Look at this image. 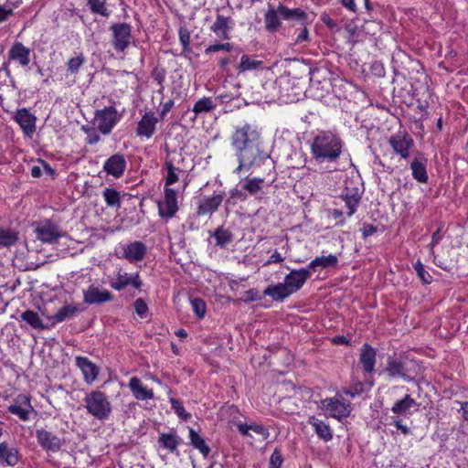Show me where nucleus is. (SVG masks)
I'll use <instances>...</instances> for the list:
<instances>
[{"instance_id":"obj_20","label":"nucleus","mask_w":468,"mask_h":468,"mask_svg":"<svg viewBox=\"0 0 468 468\" xmlns=\"http://www.w3.org/2000/svg\"><path fill=\"white\" fill-rule=\"evenodd\" d=\"M15 120L27 136H31L36 132L37 118L27 109L17 110Z\"/></svg>"},{"instance_id":"obj_12","label":"nucleus","mask_w":468,"mask_h":468,"mask_svg":"<svg viewBox=\"0 0 468 468\" xmlns=\"http://www.w3.org/2000/svg\"><path fill=\"white\" fill-rule=\"evenodd\" d=\"M8 412L17 416L21 420L27 421L29 420V415L34 409L31 405L30 398L26 395H18L14 403L8 406Z\"/></svg>"},{"instance_id":"obj_21","label":"nucleus","mask_w":468,"mask_h":468,"mask_svg":"<svg viewBox=\"0 0 468 468\" xmlns=\"http://www.w3.org/2000/svg\"><path fill=\"white\" fill-rule=\"evenodd\" d=\"M75 363L81 370L86 383L91 384L98 378L100 372L99 367H97L88 357L77 356L75 357Z\"/></svg>"},{"instance_id":"obj_31","label":"nucleus","mask_w":468,"mask_h":468,"mask_svg":"<svg viewBox=\"0 0 468 468\" xmlns=\"http://www.w3.org/2000/svg\"><path fill=\"white\" fill-rule=\"evenodd\" d=\"M19 461V452L16 448H9L7 442L0 443V463L15 466Z\"/></svg>"},{"instance_id":"obj_16","label":"nucleus","mask_w":468,"mask_h":468,"mask_svg":"<svg viewBox=\"0 0 468 468\" xmlns=\"http://www.w3.org/2000/svg\"><path fill=\"white\" fill-rule=\"evenodd\" d=\"M38 444L46 451L58 452L62 446L61 440L52 432L39 429L36 431Z\"/></svg>"},{"instance_id":"obj_5","label":"nucleus","mask_w":468,"mask_h":468,"mask_svg":"<svg viewBox=\"0 0 468 468\" xmlns=\"http://www.w3.org/2000/svg\"><path fill=\"white\" fill-rule=\"evenodd\" d=\"M260 133L255 127L249 123H245L240 127H236L232 136L231 144L238 150L250 145L260 144Z\"/></svg>"},{"instance_id":"obj_36","label":"nucleus","mask_w":468,"mask_h":468,"mask_svg":"<svg viewBox=\"0 0 468 468\" xmlns=\"http://www.w3.org/2000/svg\"><path fill=\"white\" fill-rule=\"evenodd\" d=\"M190 444L200 453L207 457L210 452V447L206 443L205 440L193 428H189Z\"/></svg>"},{"instance_id":"obj_23","label":"nucleus","mask_w":468,"mask_h":468,"mask_svg":"<svg viewBox=\"0 0 468 468\" xmlns=\"http://www.w3.org/2000/svg\"><path fill=\"white\" fill-rule=\"evenodd\" d=\"M30 48L16 41L8 51V58L18 62L22 67H27L30 62Z\"/></svg>"},{"instance_id":"obj_9","label":"nucleus","mask_w":468,"mask_h":468,"mask_svg":"<svg viewBox=\"0 0 468 468\" xmlns=\"http://www.w3.org/2000/svg\"><path fill=\"white\" fill-rule=\"evenodd\" d=\"M323 408L332 417L337 420L346 418L350 415V403L344 399L336 397L326 398L321 401Z\"/></svg>"},{"instance_id":"obj_4","label":"nucleus","mask_w":468,"mask_h":468,"mask_svg":"<svg viewBox=\"0 0 468 468\" xmlns=\"http://www.w3.org/2000/svg\"><path fill=\"white\" fill-rule=\"evenodd\" d=\"M416 363L408 359H394L389 357L385 367V372L390 378H401L406 381H410L417 374Z\"/></svg>"},{"instance_id":"obj_50","label":"nucleus","mask_w":468,"mask_h":468,"mask_svg":"<svg viewBox=\"0 0 468 468\" xmlns=\"http://www.w3.org/2000/svg\"><path fill=\"white\" fill-rule=\"evenodd\" d=\"M413 269L415 270L418 277L424 284H430L432 281L431 275L425 270L424 265L420 261H417L413 264Z\"/></svg>"},{"instance_id":"obj_37","label":"nucleus","mask_w":468,"mask_h":468,"mask_svg":"<svg viewBox=\"0 0 468 468\" xmlns=\"http://www.w3.org/2000/svg\"><path fill=\"white\" fill-rule=\"evenodd\" d=\"M21 320L29 324L32 328L37 330H45L47 326L43 324L37 313L32 310H27L20 315Z\"/></svg>"},{"instance_id":"obj_54","label":"nucleus","mask_w":468,"mask_h":468,"mask_svg":"<svg viewBox=\"0 0 468 468\" xmlns=\"http://www.w3.org/2000/svg\"><path fill=\"white\" fill-rule=\"evenodd\" d=\"M233 199H239L241 201H244L247 199V195L238 188H233L229 192V197L226 200V205L227 206L234 205L235 202H232Z\"/></svg>"},{"instance_id":"obj_48","label":"nucleus","mask_w":468,"mask_h":468,"mask_svg":"<svg viewBox=\"0 0 468 468\" xmlns=\"http://www.w3.org/2000/svg\"><path fill=\"white\" fill-rule=\"evenodd\" d=\"M190 303L197 317L199 319L204 318L207 312L205 301L199 297H195L190 299Z\"/></svg>"},{"instance_id":"obj_2","label":"nucleus","mask_w":468,"mask_h":468,"mask_svg":"<svg viewBox=\"0 0 468 468\" xmlns=\"http://www.w3.org/2000/svg\"><path fill=\"white\" fill-rule=\"evenodd\" d=\"M236 151L239 165L234 170L235 174L239 175L243 170L258 169L264 165L269 168L273 167V162L271 159L270 154L261 148V144L243 147Z\"/></svg>"},{"instance_id":"obj_52","label":"nucleus","mask_w":468,"mask_h":468,"mask_svg":"<svg viewBox=\"0 0 468 468\" xmlns=\"http://www.w3.org/2000/svg\"><path fill=\"white\" fill-rule=\"evenodd\" d=\"M220 50H225V51H228V52H232L234 50V46H233V44H231L229 42L217 43V44L209 45L208 47H207L206 49H205V53L207 55H208V54H211V53H214V52H218V51H220Z\"/></svg>"},{"instance_id":"obj_28","label":"nucleus","mask_w":468,"mask_h":468,"mask_svg":"<svg viewBox=\"0 0 468 468\" xmlns=\"http://www.w3.org/2000/svg\"><path fill=\"white\" fill-rule=\"evenodd\" d=\"M146 254V246L142 241H134L124 248L123 257L130 262L142 261Z\"/></svg>"},{"instance_id":"obj_24","label":"nucleus","mask_w":468,"mask_h":468,"mask_svg":"<svg viewBox=\"0 0 468 468\" xmlns=\"http://www.w3.org/2000/svg\"><path fill=\"white\" fill-rule=\"evenodd\" d=\"M156 123L157 118L154 116V113L152 112H145L137 124L136 134L150 138L155 131Z\"/></svg>"},{"instance_id":"obj_46","label":"nucleus","mask_w":468,"mask_h":468,"mask_svg":"<svg viewBox=\"0 0 468 468\" xmlns=\"http://www.w3.org/2000/svg\"><path fill=\"white\" fill-rule=\"evenodd\" d=\"M263 181L264 179L260 177H247L242 185V187L250 195H255L262 188Z\"/></svg>"},{"instance_id":"obj_40","label":"nucleus","mask_w":468,"mask_h":468,"mask_svg":"<svg viewBox=\"0 0 468 468\" xmlns=\"http://www.w3.org/2000/svg\"><path fill=\"white\" fill-rule=\"evenodd\" d=\"M79 312V308L77 305L72 304H66L62 306L52 317L51 319L55 323H61L73 315L76 314V313Z\"/></svg>"},{"instance_id":"obj_19","label":"nucleus","mask_w":468,"mask_h":468,"mask_svg":"<svg viewBox=\"0 0 468 468\" xmlns=\"http://www.w3.org/2000/svg\"><path fill=\"white\" fill-rule=\"evenodd\" d=\"M126 169V161L122 154H114L109 157L104 165L103 170L115 178H120Z\"/></svg>"},{"instance_id":"obj_33","label":"nucleus","mask_w":468,"mask_h":468,"mask_svg":"<svg viewBox=\"0 0 468 468\" xmlns=\"http://www.w3.org/2000/svg\"><path fill=\"white\" fill-rule=\"evenodd\" d=\"M412 408L417 410L419 403L410 395H405L403 399L394 403L391 411L396 415H406Z\"/></svg>"},{"instance_id":"obj_38","label":"nucleus","mask_w":468,"mask_h":468,"mask_svg":"<svg viewBox=\"0 0 468 468\" xmlns=\"http://www.w3.org/2000/svg\"><path fill=\"white\" fill-rule=\"evenodd\" d=\"M212 237L216 239V246L220 248H225L233 240L232 232L223 227L218 228L212 234Z\"/></svg>"},{"instance_id":"obj_41","label":"nucleus","mask_w":468,"mask_h":468,"mask_svg":"<svg viewBox=\"0 0 468 468\" xmlns=\"http://www.w3.org/2000/svg\"><path fill=\"white\" fill-rule=\"evenodd\" d=\"M102 197L108 207L119 208L121 207V194L115 188L106 187Z\"/></svg>"},{"instance_id":"obj_35","label":"nucleus","mask_w":468,"mask_h":468,"mask_svg":"<svg viewBox=\"0 0 468 468\" xmlns=\"http://www.w3.org/2000/svg\"><path fill=\"white\" fill-rule=\"evenodd\" d=\"M181 441V438L177 435L176 431L169 433H161L158 438V443L171 452L177 451Z\"/></svg>"},{"instance_id":"obj_55","label":"nucleus","mask_w":468,"mask_h":468,"mask_svg":"<svg viewBox=\"0 0 468 468\" xmlns=\"http://www.w3.org/2000/svg\"><path fill=\"white\" fill-rule=\"evenodd\" d=\"M179 40L183 46V50L187 51L189 49L190 43V32L186 27H180L179 29Z\"/></svg>"},{"instance_id":"obj_8","label":"nucleus","mask_w":468,"mask_h":468,"mask_svg":"<svg viewBox=\"0 0 468 468\" xmlns=\"http://www.w3.org/2000/svg\"><path fill=\"white\" fill-rule=\"evenodd\" d=\"M36 238L43 243L54 244L62 236L58 226L50 220L42 221L35 225Z\"/></svg>"},{"instance_id":"obj_22","label":"nucleus","mask_w":468,"mask_h":468,"mask_svg":"<svg viewBox=\"0 0 468 468\" xmlns=\"http://www.w3.org/2000/svg\"><path fill=\"white\" fill-rule=\"evenodd\" d=\"M341 198L344 200L346 207L348 209L346 212L347 217H351L355 214L361 200V193L359 192V189L357 187L350 188L346 186L341 194Z\"/></svg>"},{"instance_id":"obj_58","label":"nucleus","mask_w":468,"mask_h":468,"mask_svg":"<svg viewBox=\"0 0 468 468\" xmlns=\"http://www.w3.org/2000/svg\"><path fill=\"white\" fill-rule=\"evenodd\" d=\"M364 385L361 382L355 383L351 388H345L343 391L346 395L350 396L351 398H355L356 396H359L363 392Z\"/></svg>"},{"instance_id":"obj_60","label":"nucleus","mask_w":468,"mask_h":468,"mask_svg":"<svg viewBox=\"0 0 468 468\" xmlns=\"http://www.w3.org/2000/svg\"><path fill=\"white\" fill-rule=\"evenodd\" d=\"M83 130H85L88 134L87 143L89 144H95L101 140L100 135L96 133L94 128L83 127Z\"/></svg>"},{"instance_id":"obj_62","label":"nucleus","mask_w":468,"mask_h":468,"mask_svg":"<svg viewBox=\"0 0 468 468\" xmlns=\"http://www.w3.org/2000/svg\"><path fill=\"white\" fill-rule=\"evenodd\" d=\"M361 230H362L363 238L366 239V238L373 235L377 231V227H375L371 224L364 223Z\"/></svg>"},{"instance_id":"obj_26","label":"nucleus","mask_w":468,"mask_h":468,"mask_svg":"<svg viewBox=\"0 0 468 468\" xmlns=\"http://www.w3.org/2000/svg\"><path fill=\"white\" fill-rule=\"evenodd\" d=\"M376 356V350L370 345L366 343L362 346L359 363L362 365L365 372L372 373L374 371Z\"/></svg>"},{"instance_id":"obj_45","label":"nucleus","mask_w":468,"mask_h":468,"mask_svg":"<svg viewBox=\"0 0 468 468\" xmlns=\"http://www.w3.org/2000/svg\"><path fill=\"white\" fill-rule=\"evenodd\" d=\"M281 10L282 12L284 20L296 19L305 20L307 19V14L301 8L290 9L284 5L281 4Z\"/></svg>"},{"instance_id":"obj_32","label":"nucleus","mask_w":468,"mask_h":468,"mask_svg":"<svg viewBox=\"0 0 468 468\" xmlns=\"http://www.w3.org/2000/svg\"><path fill=\"white\" fill-rule=\"evenodd\" d=\"M308 423L313 426L317 436L324 441H329L333 439V431L328 424L311 416L308 419Z\"/></svg>"},{"instance_id":"obj_34","label":"nucleus","mask_w":468,"mask_h":468,"mask_svg":"<svg viewBox=\"0 0 468 468\" xmlns=\"http://www.w3.org/2000/svg\"><path fill=\"white\" fill-rule=\"evenodd\" d=\"M426 162L427 160L423 156H421L420 158H414L410 164L412 176L415 180H417L420 183H427L428 181Z\"/></svg>"},{"instance_id":"obj_49","label":"nucleus","mask_w":468,"mask_h":468,"mask_svg":"<svg viewBox=\"0 0 468 468\" xmlns=\"http://www.w3.org/2000/svg\"><path fill=\"white\" fill-rule=\"evenodd\" d=\"M171 407L176 415L183 420H187L191 418V414L186 412L181 400L177 399H170Z\"/></svg>"},{"instance_id":"obj_30","label":"nucleus","mask_w":468,"mask_h":468,"mask_svg":"<svg viewBox=\"0 0 468 468\" xmlns=\"http://www.w3.org/2000/svg\"><path fill=\"white\" fill-rule=\"evenodd\" d=\"M338 263V259L335 255L329 254L327 256H320L314 258L311 262L308 264L306 269L312 274L313 272H315L319 269H326L330 267H335Z\"/></svg>"},{"instance_id":"obj_44","label":"nucleus","mask_w":468,"mask_h":468,"mask_svg":"<svg viewBox=\"0 0 468 468\" xmlns=\"http://www.w3.org/2000/svg\"><path fill=\"white\" fill-rule=\"evenodd\" d=\"M18 240L16 231L10 229H0V247H10Z\"/></svg>"},{"instance_id":"obj_11","label":"nucleus","mask_w":468,"mask_h":468,"mask_svg":"<svg viewBox=\"0 0 468 468\" xmlns=\"http://www.w3.org/2000/svg\"><path fill=\"white\" fill-rule=\"evenodd\" d=\"M109 284L112 289L120 292L128 285H131L135 289H140L143 285V282L138 272L128 274L126 272L122 273L119 271L116 277L110 280Z\"/></svg>"},{"instance_id":"obj_6","label":"nucleus","mask_w":468,"mask_h":468,"mask_svg":"<svg viewBox=\"0 0 468 468\" xmlns=\"http://www.w3.org/2000/svg\"><path fill=\"white\" fill-rule=\"evenodd\" d=\"M120 116L114 106H107L95 112L93 124L104 135L111 133Z\"/></svg>"},{"instance_id":"obj_13","label":"nucleus","mask_w":468,"mask_h":468,"mask_svg":"<svg viewBox=\"0 0 468 468\" xmlns=\"http://www.w3.org/2000/svg\"><path fill=\"white\" fill-rule=\"evenodd\" d=\"M113 300V294L93 284L83 291V301L88 304H101Z\"/></svg>"},{"instance_id":"obj_27","label":"nucleus","mask_w":468,"mask_h":468,"mask_svg":"<svg viewBox=\"0 0 468 468\" xmlns=\"http://www.w3.org/2000/svg\"><path fill=\"white\" fill-rule=\"evenodd\" d=\"M128 387L136 399L146 400L154 398L153 390L144 386L142 380L137 377H133L130 379Z\"/></svg>"},{"instance_id":"obj_57","label":"nucleus","mask_w":468,"mask_h":468,"mask_svg":"<svg viewBox=\"0 0 468 468\" xmlns=\"http://www.w3.org/2000/svg\"><path fill=\"white\" fill-rule=\"evenodd\" d=\"M282 462L283 458L281 452L275 449L270 458V468H280Z\"/></svg>"},{"instance_id":"obj_7","label":"nucleus","mask_w":468,"mask_h":468,"mask_svg":"<svg viewBox=\"0 0 468 468\" xmlns=\"http://www.w3.org/2000/svg\"><path fill=\"white\" fill-rule=\"evenodd\" d=\"M113 48L118 52H123L131 44L132 26L128 23H114L111 26Z\"/></svg>"},{"instance_id":"obj_51","label":"nucleus","mask_w":468,"mask_h":468,"mask_svg":"<svg viewBox=\"0 0 468 468\" xmlns=\"http://www.w3.org/2000/svg\"><path fill=\"white\" fill-rule=\"evenodd\" d=\"M85 58L82 53L79 54L78 56L71 58L67 66H68V71L70 73H77L80 69V68L84 64Z\"/></svg>"},{"instance_id":"obj_64","label":"nucleus","mask_w":468,"mask_h":468,"mask_svg":"<svg viewBox=\"0 0 468 468\" xmlns=\"http://www.w3.org/2000/svg\"><path fill=\"white\" fill-rule=\"evenodd\" d=\"M174 104H175L174 100H168L167 101H165L162 106L160 115L162 117L165 116L171 111Z\"/></svg>"},{"instance_id":"obj_15","label":"nucleus","mask_w":468,"mask_h":468,"mask_svg":"<svg viewBox=\"0 0 468 468\" xmlns=\"http://www.w3.org/2000/svg\"><path fill=\"white\" fill-rule=\"evenodd\" d=\"M389 144L397 154L406 159L410 156V149L414 145V142L410 135L399 133L390 137Z\"/></svg>"},{"instance_id":"obj_53","label":"nucleus","mask_w":468,"mask_h":468,"mask_svg":"<svg viewBox=\"0 0 468 468\" xmlns=\"http://www.w3.org/2000/svg\"><path fill=\"white\" fill-rule=\"evenodd\" d=\"M166 71L162 67H155L152 71V78L155 80L160 86V90L164 89V81L165 80Z\"/></svg>"},{"instance_id":"obj_25","label":"nucleus","mask_w":468,"mask_h":468,"mask_svg":"<svg viewBox=\"0 0 468 468\" xmlns=\"http://www.w3.org/2000/svg\"><path fill=\"white\" fill-rule=\"evenodd\" d=\"M281 10V4L276 9L269 8L264 15L265 28L268 32L273 33L279 30L283 19V15Z\"/></svg>"},{"instance_id":"obj_18","label":"nucleus","mask_w":468,"mask_h":468,"mask_svg":"<svg viewBox=\"0 0 468 468\" xmlns=\"http://www.w3.org/2000/svg\"><path fill=\"white\" fill-rule=\"evenodd\" d=\"M225 198V193H214L212 197L202 199L197 207V214L198 216L212 215L218 210Z\"/></svg>"},{"instance_id":"obj_59","label":"nucleus","mask_w":468,"mask_h":468,"mask_svg":"<svg viewBox=\"0 0 468 468\" xmlns=\"http://www.w3.org/2000/svg\"><path fill=\"white\" fill-rule=\"evenodd\" d=\"M236 52V54H230L229 57H225V58H221L219 59V67L223 69V70H226L227 69V67L229 64H230L232 61L236 60L239 54L240 53V49L239 48H234V50Z\"/></svg>"},{"instance_id":"obj_63","label":"nucleus","mask_w":468,"mask_h":468,"mask_svg":"<svg viewBox=\"0 0 468 468\" xmlns=\"http://www.w3.org/2000/svg\"><path fill=\"white\" fill-rule=\"evenodd\" d=\"M246 294H247V301H250V302H254V301H258V300H261V297L260 295V292L257 289H250L246 292Z\"/></svg>"},{"instance_id":"obj_42","label":"nucleus","mask_w":468,"mask_h":468,"mask_svg":"<svg viewBox=\"0 0 468 468\" xmlns=\"http://www.w3.org/2000/svg\"><path fill=\"white\" fill-rule=\"evenodd\" d=\"M215 107L216 105L213 103L211 98L204 97L198 100L193 107L195 118H197V116L201 113L212 112L215 109Z\"/></svg>"},{"instance_id":"obj_10","label":"nucleus","mask_w":468,"mask_h":468,"mask_svg":"<svg viewBox=\"0 0 468 468\" xmlns=\"http://www.w3.org/2000/svg\"><path fill=\"white\" fill-rule=\"evenodd\" d=\"M157 205L162 218H172L178 210L176 192L173 188L165 187V198Z\"/></svg>"},{"instance_id":"obj_1","label":"nucleus","mask_w":468,"mask_h":468,"mask_svg":"<svg viewBox=\"0 0 468 468\" xmlns=\"http://www.w3.org/2000/svg\"><path fill=\"white\" fill-rule=\"evenodd\" d=\"M344 143L336 133L330 131L319 132L311 144V154L317 164H335L339 159Z\"/></svg>"},{"instance_id":"obj_43","label":"nucleus","mask_w":468,"mask_h":468,"mask_svg":"<svg viewBox=\"0 0 468 468\" xmlns=\"http://www.w3.org/2000/svg\"><path fill=\"white\" fill-rule=\"evenodd\" d=\"M88 6L92 14L109 17L111 10L108 9L106 0H88Z\"/></svg>"},{"instance_id":"obj_56","label":"nucleus","mask_w":468,"mask_h":468,"mask_svg":"<svg viewBox=\"0 0 468 468\" xmlns=\"http://www.w3.org/2000/svg\"><path fill=\"white\" fill-rule=\"evenodd\" d=\"M134 309L136 314L141 317L144 318L148 312V306L144 299L138 298L134 302Z\"/></svg>"},{"instance_id":"obj_61","label":"nucleus","mask_w":468,"mask_h":468,"mask_svg":"<svg viewBox=\"0 0 468 468\" xmlns=\"http://www.w3.org/2000/svg\"><path fill=\"white\" fill-rule=\"evenodd\" d=\"M284 261V258L281 255L280 252L275 250L268 259V261L264 263V266H268L272 263H280Z\"/></svg>"},{"instance_id":"obj_3","label":"nucleus","mask_w":468,"mask_h":468,"mask_svg":"<svg viewBox=\"0 0 468 468\" xmlns=\"http://www.w3.org/2000/svg\"><path fill=\"white\" fill-rule=\"evenodd\" d=\"M88 412L100 420L109 418L112 412V405L108 397L101 391H91L85 398Z\"/></svg>"},{"instance_id":"obj_47","label":"nucleus","mask_w":468,"mask_h":468,"mask_svg":"<svg viewBox=\"0 0 468 468\" xmlns=\"http://www.w3.org/2000/svg\"><path fill=\"white\" fill-rule=\"evenodd\" d=\"M165 166L167 171V176L165 177V187H168V186L173 185L178 181V176L176 173L178 168L174 165L173 160L169 159L168 157L165 159Z\"/></svg>"},{"instance_id":"obj_17","label":"nucleus","mask_w":468,"mask_h":468,"mask_svg":"<svg viewBox=\"0 0 468 468\" xmlns=\"http://www.w3.org/2000/svg\"><path fill=\"white\" fill-rule=\"evenodd\" d=\"M233 25V19L230 16L217 15L215 22L210 27V30L220 39L229 40Z\"/></svg>"},{"instance_id":"obj_14","label":"nucleus","mask_w":468,"mask_h":468,"mask_svg":"<svg viewBox=\"0 0 468 468\" xmlns=\"http://www.w3.org/2000/svg\"><path fill=\"white\" fill-rule=\"evenodd\" d=\"M310 277L311 274L306 268L292 270L285 275L283 282L292 294L299 291Z\"/></svg>"},{"instance_id":"obj_29","label":"nucleus","mask_w":468,"mask_h":468,"mask_svg":"<svg viewBox=\"0 0 468 468\" xmlns=\"http://www.w3.org/2000/svg\"><path fill=\"white\" fill-rule=\"evenodd\" d=\"M263 295L271 297L275 302H283L286 298L292 295V293L284 282H278L276 284L267 286L263 291Z\"/></svg>"},{"instance_id":"obj_39","label":"nucleus","mask_w":468,"mask_h":468,"mask_svg":"<svg viewBox=\"0 0 468 468\" xmlns=\"http://www.w3.org/2000/svg\"><path fill=\"white\" fill-rule=\"evenodd\" d=\"M261 68V60H256L248 55H242L240 58V63L237 66L239 73L245 72L248 70H255Z\"/></svg>"}]
</instances>
